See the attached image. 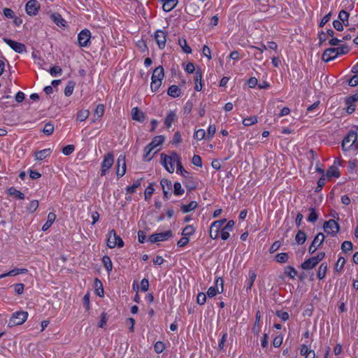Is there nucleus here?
I'll list each match as a JSON object with an SVG mask.
<instances>
[{"label": "nucleus", "instance_id": "f257e3e1", "mask_svg": "<svg viewBox=\"0 0 358 358\" xmlns=\"http://www.w3.org/2000/svg\"><path fill=\"white\" fill-rule=\"evenodd\" d=\"M180 157L176 152H172L170 155L161 154V161L164 169L170 173L175 171L174 164L179 162Z\"/></svg>", "mask_w": 358, "mask_h": 358}, {"label": "nucleus", "instance_id": "f03ea898", "mask_svg": "<svg viewBox=\"0 0 358 358\" xmlns=\"http://www.w3.org/2000/svg\"><path fill=\"white\" fill-rule=\"evenodd\" d=\"M348 52V48L347 46L330 48L324 50L322 58L324 62H329L336 58L338 55H345Z\"/></svg>", "mask_w": 358, "mask_h": 358}, {"label": "nucleus", "instance_id": "7ed1b4c3", "mask_svg": "<svg viewBox=\"0 0 358 358\" xmlns=\"http://www.w3.org/2000/svg\"><path fill=\"white\" fill-rule=\"evenodd\" d=\"M357 134L353 130H350L342 142V148L343 151L350 150H357L358 149Z\"/></svg>", "mask_w": 358, "mask_h": 358}, {"label": "nucleus", "instance_id": "20e7f679", "mask_svg": "<svg viewBox=\"0 0 358 358\" xmlns=\"http://www.w3.org/2000/svg\"><path fill=\"white\" fill-rule=\"evenodd\" d=\"M28 317V313L26 311H17L13 314L9 320L8 325L10 327L23 324Z\"/></svg>", "mask_w": 358, "mask_h": 358}, {"label": "nucleus", "instance_id": "39448f33", "mask_svg": "<svg viewBox=\"0 0 358 358\" xmlns=\"http://www.w3.org/2000/svg\"><path fill=\"white\" fill-rule=\"evenodd\" d=\"M114 163L113 155L110 152L107 153L101 162V176H103L107 171L111 168Z\"/></svg>", "mask_w": 358, "mask_h": 358}, {"label": "nucleus", "instance_id": "423d86ee", "mask_svg": "<svg viewBox=\"0 0 358 358\" xmlns=\"http://www.w3.org/2000/svg\"><path fill=\"white\" fill-rule=\"evenodd\" d=\"M91 32L85 29L82 30L78 35V41L80 47L86 48L90 45Z\"/></svg>", "mask_w": 358, "mask_h": 358}, {"label": "nucleus", "instance_id": "0eeeda50", "mask_svg": "<svg viewBox=\"0 0 358 358\" xmlns=\"http://www.w3.org/2000/svg\"><path fill=\"white\" fill-rule=\"evenodd\" d=\"M3 41L15 52L22 54L27 52L26 46L23 43L6 38H3Z\"/></svg>", "mask_w": 358, "mask_h": 358}, {"label": "nucleus", "instance_id": "6e6552de", "mask_svg": "<svg viewBox=\"0 0 358 358\" xmlns=\"http://www.w3.org/2000/svg\"><path fill=\"white\" fill-rule=\"evenodd\" d=\"M173 234L171 230H167L164 232L153 234L150 236L148 240L150 243H156L159 241H166L172 237Z\"/></svg>", "mask_w": 358, "mask_h": 358}, {"label": "nucleus", "instance_id": "1a4fd4ad", "mask_svg": "<svg viewBox=\"0 0 358 358\" xmlns=\"http://www.w3.org/2000/svg\"><path fill=\"white\" fill-rule=\"evenodd\" d=\"M324 229L326 233L335 236L340 229V226L334 220H329L324 223Z\"/></svg>", "mask_w": 358, "mask_h": 358}, {"label": "nucleus", "instance_id": "9d476101", "mask_svg": "<svg viewBox=\"0 0 358 358\" xmlns=\"http://www.w3.org/2000/svg\"><path fill=\"white\" fill-rule=\"evenodd\" d=\"M167 34L166 31L158 29L155 33V39L159 49L162 50L166 46Z\"/></svg>", "mask_w": 358, "mask_h": 358}, {"label": "nucleus", "instance_id": "9b49d317", "mask_svg": "<svg viewBox=\"0 0 358 358\" xmlns=\"http://www.w3.org/2000/svg\"><path fill=\"white\" fill-rule=\"evenodd\" d=\"M324 241V235L322 233H318L316 236L314 238L311 245L308 248V252L310 254H313L318 247H320Z\"/></svg>", "mask_w": 358, "mask_h": 358}, {"label": "nucleus", "instance_id": "f8f14e48", "mask_svg": "<svg viewBox=\"0 0 358 358\" xmlns=\"http://www.w3.org/2000/svg\"><path fill=\"white\" fill-rule=\"evenodd\" d=\"M40 8V3L36 0L29 1L25 6V10L29 15H36Z\"/></svg>", "mask_w": 358, "mask_h": 358}, {"label": "nucleus", "instance_id": "ddd939ff", "mask_svg": "<svg viewBox=\"0 0 358 358\" xmlns=\"http://www.w3.org/2000/svg\"><path fill=\"white\" fill-rule=\"evenodd\" d=\"M125 156L120 155L117 160V176L122 177L126 173Z\"/></svg>", "mask_w": 358, "mask_h": 358}, {"label": "nucleus", "instance_id": "4468645a", "mask_svg": "<svg viewBox=\"0 0 358 358\" xmlns=\"http://www.w3.org/2000/svg\"><path fill=\"white\" fill-rule=\"evenodd\" d=\"M160 185L162 186L163 194H164V199H169L171 196V190L172 189V182L171 180L163 178L160 181Z\"/></svg>", "mask_w": 358, "mask_h": 358}, {"label": "nucleus", "instance_id": "2eb2a0df", "mask_svg": "<svg viewBox=\"0 0 358 358\" xmlns=\"http://www.w3.org/2000/svg\"><path fill=\"white\" fill-rule=\"evenodd\" d=\"M182 183L189 191L195 189L199 185L197 178L193 177V176H186L185 180H182Z\"/></svg>", "mask_w": 358, "mask_h": 358}, {"label": "nucleus", "instance_id": "dca6fc26", "mask_svg": "<svg viewBox=\"0 0 358 358\" xmlns=\"http://www.w3.org/2000/svg\"><path fill=\"white\" fill-rule=\"evenodd\" d=\"M131 114L132 119L139 122H143L145 119V113L137 107L132 108Z\"/></svg>", "mask_w": 358, "mask_h": 358}, {"label": "nucleus", "instance_id": "f3484780", "mask_svg": "<svg viewBox=\"0 0 358 358\" xmlns=\"http://www.w3.org/2000/svg\"><path fill=\"white\" fill-rule=\"evenodd\" d=\"M118 236L115 230L112 229L108 232L107 238V245L110 248H114L116 247V241L118 239Z\"/></svg>", "mask_w": 358, "mask_h": 358}, {"label": "nucleus", "instance_id": "a211bd4d", "mask_svg": "<svg viewBox=\"0 0 358 358\" xmlns=\"http://www.w3.org/2000/svg\"><path fill=\"white\" fill-rule=\"evenodd\" d=\"M194 82H195V87L194 89L197 92H200L202 90L203 84H202V73L201 70H196L195 71V76H194Z\"/></svg>", "mask_w": 358, "mask_h": 358}, {"label": "nucleus", "instance_id": "6ab92c4d", "mask_svg": "<svg viewBox=\"0 0 358 358\" xmlns=\"http://www.w3.org/2000/svg\"><path fill=\"white\" fill-rule=\"evenodd\" d=\"M52 152L50 148L43 149L39 151H37L34 153L35 159L38 161H42L45 159L46 157H49Z\"/></svg>", "mask_w": 358, "mask_h": 358}, {"label": "nucleus", "instance_id": "aec40b11", "mask_svg": "<svg viewBox=\"0 0 358 358\" xmlns=\"http://www.w3.org/2000/svg\"><path fill=\"white\" fill-rule=\"evenodd\" d=\"M28 273V270L27 268H14L8 273H3L0 275V279H2L7 276H15L19 274H25Z\"/></svg>", "mask_w": 358, "mask_h": 358}, {"label": "nucleus", "instance_id": "412c9836", "mask_svg": "<svg viewBox=\"0 0 358 358\" xmlns=\"http://www.w3.org/2000/svg\"><path fill=\"white\" fill-rule=\"evenodd\" d=\"M300 354L304 358H315V353L314 350H310L306 344H303L300 349Z\"/></svg>", "mask_w": 358, "mask_h": 358}, {"label": "nucleus", "instance_id": "4be33fe9", "mask_svg": "<svg viewBox=\"0 0 358 358\" xmlns=\"http://www.w3.org/2000/svg\"><path fill=\"white\" fill-rule=\"evenodd\" d=\"M164 77V68L162 66H159L155 69L151 80L154 79L155 80L162 81Z\"/></svg>", "mask_w": 358, "mask_h": 358}, {"label": "nucleus", "instance_id": "5701e85b", "mask_svg": "<svg viewBox=\"0 0 358 358\" xmlns=\"http://www.w3.org/2000/svg\"><path fill=\"white\" fill-rule=\"evenodd\" d=\"M317 264L318 263L317 262V259H315V258L312 257L302 263L301 266L303 270H310Z\"/></svg>", "mask_w": 358, "mask_h": 358}, {"label": "nucleus", "instance_id": "b1692460", "mask_svg": "<svg viewBox=\"0 0 358 358\" xmlns=\"http://www.w3.org/2000/svg\"><path fill=\"white\" fill-rule=\"evenodd\" d=\"M167 94L171 97L177 98L180 96L181 95V90L179 88L178 86L176 85H171L168 90Z\"/></svg>", "mask_w": 358, "mask_h": 358}, {"label": "nucleus", "instance_id": "393cba45", "mask_svg": "<svg viewBox=\"0 0 358 358\" xmlns=\"http://www.w3.org/2000/svg\"><path fill=\"white\" fill-rule=\"evenodd\" d=\"M176 117L177 115L175 111L171 110L169 112L164 120V124L166 127L170 128L171 127L172 124L176 120Z\"/></svg>", "mask_w": 358, "mask_h": 358}, {"label": "nucleus", "instance_id": "a878e982", "mask_svg": "<svg viewBox=\"0 0 358 358\" xmlns=\"http://www.w3.org/2000/svg\"><path fill=\"white\" fill-rule=\"evenodd\" d=\"M51 20L59 27H66V21L63 19L61 15L58 13H53L50 15Z\"/></svg>", "mask_w": 358, "mask_h": 358}, {"label": "nucleus", "instance_id": "bb28decb", "mask_svg": "<svg viewBox=\"0 0 358 358\" xmlns=\"http://www.w3.org/2000/svg\"><path fill=\"white\" fill-rule=\"evenodd\" d=\"M163 3V9L166 12H169L172 10L178 4V0H166Z\"/></svg>", "mask_w": 358, "mask_h": 358}, {"label": "nucleus", "instance_id": "cd10ccee", "mask_svg": "<svg viewBox=\"0 0 358 358\" xmlns=\"http://www.w3.org/2000/svg\"><path fill=\"white\" fill-rule=\"evenodd\" d=\"M55 219L56 215L54 213H49L48 215V220L42 227V230L44 231L48 230L55 222Z\"/></svg>", "mask_w": 358, "mask_h": 358}, {"label": "nucleus", "instance_id": "c85d7f7f", "mask_svg": "<svg viewBox=\"0 0 358 358\" xmlns=\"http://www.w3.org/2000/svg\"><path fill=\"white\" fill-rule=\"evenodd\" d=\"M198 206L196 201H193L187 205H182L180 209L183 213H187L192 210H194Z\"/></svg>", "mask_w": 358, "mask_h": 358}, {"label": "nucleus", "instance_id": "c756f323", "mask_svg": "<svg viewBox=\"0 0 358 358\" xmlns=\"http://www.w3.org/2000/svg\"><path fill=\"white\" fill-rule=\"evenodd\" d=\"M164 140L165 138L163 136H155L152 140L151 143L148 144V145L155 150L157 146L162 145L164 143Z\"/></svg>", "mask_w": 358, "mask_h": 358}, {"label": "nucleus", "instance_id": "7c9ffc66", "mask_svg": "<svg viewBox=\"0 0 358 358\" xmlns=\"http://www.w3.org/2000/svg\"><path fill=\"white\" fill-rule=\"evenodd\" d=\"M256 277H257V275H256L255 272L254 271L250 270L249 271L250 279L248 280H247L245 282V286H246L247 290L251 289V288L253 286L254 282L256 279Z\"/></svg>", "mask_w": 358, "mask_h": 358}, {"label": "nucleus", "instance_id": "2f4dec72", "mask_svg": "<svg viewBox=\"0 0 358 358\" xmlns=\"http://www.w3.org/2000/svg\"><path fill=\"white\" fill-rule=\"evenodd\" d=\"M142 178L138 179L136 180L132 185L128 186L126 188L127 194H133L136 191V189L138 188L141 185Z\"/></svg>", "mask_w": 358, "mask_h": 358}, {"label": "nucleus", "instance_id": "473e14b6", "mask_svg": "<svg viewBox=\"0 0 358 358\" xmlns=\"http://www.w3.org/2000/svg\"><path fill=\"white\" fill-rule=\"evenodd\" d=\"M178 45L182 48V51L186 54L192 53L191 48L187 45V41L185 38H179L178 39Z\"/></svg>", "mask_w": 358, "mask_h": 358}, {"label": "nucleus", "instance_id": "72a5a7b5", "mask_svg": "<svg viewBox=\"0 0 358 358\" xmlns=\"http://www.w3.org/2000/svg\"><path fill=\"white\" fill-rule=\"evenodd\" d=\"M94 286L96 289V294L100 297L103 296L104 292L103 288L102 287V283L97 278H96L94 280Z\"/></svg>", "mask_w": 358, "mask_h": 358}, {"label": "nucleus", "instance_id": "f704fd0d", "mask_svg": "<svg viewBox=\"0 0 358 358\" xmlns=\"http://www.w3.org/2000/svg\"><path fill=\"white\" fill-rule=\"evenodd\" d=\"M307 238L306 233L303 231H299L295 236V241L299 245H302L305 243Z\"/></svg>", "mask_w": 358, "mask_h": 358}, {"label": "nucleus", "instance_id": "c9c22d12", "mask_svg": "<svg viewBox=\"0 0 358 358\" xmlns=\"http://www.w3.org/2000/svg\"><path fill=\"white\" fill-rule=\"evenodd\" d=\"M327 270V264L326 263H322L320 266L318 271H317V276L320 280H322L325 277Z\"/></svg>", "mask_w": 358, "mask_h": 358}, {"label": "nucleus", "instance_id": "e433bc0d", "mask_svg": "<svg viewBox=\"0 0 358 358\" xmlns=\"http://www.w3.org/2000/svg\"><path fill=\"white\" fill-rule=\"evenodd\" d=\"M102 262L107 271L110 273L113 269V263L110 258L107 255H104L102 258Z\"/></svg>", "mask_w": 358, "mask_h": 358}, {"label": "nucleus", "instance_id": "4c0bfd02", "mask_svg": "<svg viewBox=\"0 0 358 358\" xmlns=\"http://www.w3.org/2000/svg\"><path fill=\"white\" fill-rule=\"evenodd\" d=\"M308 210L310 211V214L307 217V221L311 223L315 222L318 219V215L316 213L314 208H309Z\"/></svg>", "mask_w": 358, "mask_h": 358}, {"label": "nucleus", "instance_id": "58836bf2", "mask_svg": "<svg viewBox=\"0 0 358 358\" xmlns=\"http://www.w3.org/2000/svg\"><path fill=\"white\" fill-rule=\"evenodd\" d=\"M90 111L88 110H80L77 113V120L83 122L89 117Z\"/></svg>", "mask_w": 358, "mask_h": 358}, {"label": "nucleus", "instance_id": "ea45409f", "mask_svg": "<svg viewBox=\"0 0 358 358\" xmlns=\"http://www.w3.org/2000/svg\"><path fill=\"white\" fill-rule=\"evenodd\" d=\"M8 194L21 200L24 199V194L14 187H10L8 189Z\"/></svg>", "mask_w": 358, "mask_h": 358}, {"label": "nucleus", "instance_id": "a19ab883", "mask_svg": "<svg viewBox=\"0 0 358 358\" xmlns=\"http://www.w3.org/2000/svg\"><path fill=\"white\" fill-rule=\"evenodd\" d=\"M185 192L184 189L182 187L180 182H176L173 185V194L176 196H181Z\"/></svg>", "mask_w": 358, "mask_h": 358}, {"label": "nucleus", "instance_id": "79ce46f5", "mask_svg": "<svg viewBox=\"0 0 358 358\" xmlns=\"http://www.w3.org/2000/svg\"><path fill=\"white\" fill-rule=\"evenodd\" d=\"M154 150L152 148L150 147L148 145L144 149V160L145 161H150L153 158V155H152V152Z\"/></svg>", "mask_w": 358, "mask_h": 358}, {"label": "nucleus", "instance_id": "37998d69", "mask_svg": "<svg viewBox=\"0 0 358 358\" xmlns=\"http://www.w3.org/2000/svg\"><path fill=\"white\" fill-rule=\"evenodd\" d=\"M327 176L329 178H331V177L338 178L340 176L339 170L338 169V168H336L335 166H331L327 170Z\"/></svg>", "mask_w": 358, "mask_h": 358}, {"label": "nucleus", "instance_id": "c03bdc74", "mask_svg": "<svg viewBox=\"0 0 358 358\" xmlns=\"http://www.w3.org/2000/svg\"><path fill=\"white\" fill-rule=\"evenodd\" d=\"M275 259L279 263H286L289 259V255L286 252H282L276 255Z\"/></svg>", "mask_w": 358, "mask_h": 358}, {"label": "nucleus", "instance_id": "a18cd8bd", "mask_svg": "<svg viewBox=\"0 0 358 358\" xmlns=\"http://www.w3.org/2000/svg\"><path fill=\"white\" fill-rule=\"evenodd\" d=\"M285 273L287 276L292 279H294L297 274L296 270L291 266H288L285 268Z\"/></svg>", "mask_w": 358, "mask_h": 358}, {"label": "nucleus", "instance_id": "49530a36", "mask_svg": "<svg viewBox=\"0 0 358 358\" xmlns=\"http://www.w3.org/2000/svg\"><path fill=\"white\" fill-rule=\"evenodd\" d=\"M74 85H75V84L73 81L68 82V84L66 85V86L64 89V94L66 96H69L73 94Z\"/></svg>", "mask_w": 358, "mask_h": 358}, {"label": "nucleus", "instance_id": "de8ad7c7", "mask_svg": "<svg viewBox=\"0 0 358 358\" xmlns=\"http://www.w3.org/2000/svg\"><path fill=\"white\" fill-rule=\"evenodd\" d=\"M38 207V201L32 200L30 201L29 206L27 207V210L29 213H32L36 210Z\"/></svg>", "mask_w": 358, "mask_h": 358}, {"label": "nucleus", "instance_id": "09e8293b", "mask_svg": "<svg viewBox=\"0 0 358 358\" xmlns=\"http://www.w3.org/2000/svg\"><path fill=\"white\" fill-rule=\"evenodd\" d=\"M166 348L165 344L162 341H157L154 345V350L156 353H162Z\"/></svg>", "mask_w": 358, "mask_h": 358}, {"label": "nucleus", "instance_id": "8fccbe9b", "mask_svg": "<svg viewBox=\"0 0 358 358\" xmlns=\"http://www.w3.org/2000/svg\"><path fill=\"white\" fill-rule=\"evenodd\" d=\"M195 232V229L192 225H187L182 231V235L184 236H189Z\"/></svg>", "mask_w": 358, "mask_h": 358}, {"label": "nucleus", "instance_id": "3c124183", "mask_svg": "<svg viewBox=\"0 0 358 358\" xmlns=\"http://www.w3.org/2000/svg\"><path fill=\"white\" fill-rule=\"evenodd\" d=\"M251 48H252V49H256V50H259V57H258L257 55H255V58H256V59H259V60H262V58H263V57H262V53H263V52H264V50H266L267 49V47H266V45H264V44L262 43V44H261V45H260L259 47H256V46H253V45H252V46H251Z\"/></svg>", "mask_w": 358, "mask_h": 358}, {"label": "nucleus", "instance_id": "603ef678", "mask_svg": "<svg viewBox=\"0 0 358 358\" xmlns=\"http://www.w3.org/2000/svg\"><path fill=\"white\" fill-rule=\"evenodd\" d=\"M257 122V119L255 116L248 117L244 118L243 120V124L245 126H251V125L256 124Z\"/></svg>", "mask_w": 358, "mask_h": 358}, {"label": "nucleus", "instance_id": "864d4df0", "mask_svg": "<svg viewBox=\"0 0 358 358\" xmlns=\"http://www.w3.org/2000/svg\"><path fill=\"white\" fill-rule=\"evenodd\" d=\"M53 131H54V125L50 122L46 123L43 127V132L45 134L50 136L53 133Z\"/></svg>", "mask_w": 358, "mask_h": 358}, {"label": "nucleus", "instance_id": "5fc2aeb1", "mask_svg": "<svg viewBox=\"0 0 358 358\" xmlns=\"http://www.w3.org/2000/svg\"><path fill=\"white\" fill-rule=\"evenodd\" d=\"M206 137V131L203 129L196 130L194 134V138L197 141H201Z\"/></svg>", "mask_w": 358, "mask_h": 358}, {"label": "nucleus", "instance_id": "6e6d98bb", "mask_svg": "<svg viewBox=\"0 0 358 358\" xmlns=\"http://www.w3.org/2000/svg\"><path fill=\"white\" fill-rule=\"evenodd\" d=\"M221 290L220 291L218 289V287H216L215 286H212L208 288L207 291V295L208 297L212 298L215 296L217 293H221Z\"/></svg>", "mask_w": 358, "mask_h": 358}, {"label": "nucleus", "instance_id": "4d7b16f0", "mask_svg": "<svg viewBox=\"0 0 358 358\" xmlns=\"http://www.w3.org/2000/svg\"><path fill=\"white\" fill-rule=\"evenodd\" d=\"M350 14L347 11L342 10L338 13V20L341 22H345L349 19Z\"/></svg>", "mask_w": 358, "mask_h": 358}, {"label": "nucleus", "instance_id": "13d9d810", "mask_svg": "<svg viewBox=\"0 0 358 358\" xmlns=\"http://www.w3.org/2000/svg\"><path fill=\"white\" fill-rule=\"evenodd\" d=\"M345 264V258L343 257H339L338 261H337V262H336V264L335 270L336 271L340 272L343 269V267Z\"/></svg>", "mask_w": 358, "mask_h": 358}, {"label": "nucleus", "instance_id": "bf43d9fd", "mask_svg": "<svg viewBox=\"0 0 358 358\" xmlns=\"http://www.w3.org/2000/svg\"><path fill=\"white\" fill-rule=\"evenodd\" d=\"M341 250L344 252L351 251L352 250V243L350 241H344L341 245Z\"/></svg>", "mask_w": 358, "mask_h": 358}, {"label": "nucleus", "instance_id": "052dcab7", "mask_svg": "<svg viewBox=\"0 0 358 358\" xmlns=\"http://www.w3.org/2000/svg\"><path fill=\"white\" fill-rule=\"evenodd\" d=\"M276 315L279 317L282 321L285 322L289 320V315L287 312L278 310L276 311Z\"/></svg>", "mask_w": 358, "mask_h": 358}, {"label": "nucleus", "instance_id": "680f3d73", "mask_svg": "<svg viewBox=\"0 0 358 358\" xmlns=\"http://www.w3.org/2000/svg\"><path fill=\"white\" fill-rule=\"evenodd\" d=\"M162 81L152 80L150 84L151 90L154 92H157L162 85Z\"/></svg>", "mask_w": 358, "mask_h": 358}, {"label": "nucleus", "instance_id": "e2e57ef3", "mask_svg": "<svg viewBox=\"0 0 358 358\" xmlns=\"http://www.w3.org/2000/svg\"><path fill=\"white\" fill-rule=\"evenodd\" d=\"M104 113V106L103 104H99L96 106V109L94 110V115H96L97 117H101Z\"/></svg>", "mask_w": 358, "mask_h": 358}, {"label": "nucleus", "instance_id": "0e129e2a", "mask_svg": "<svg viewBox=\"0 0 358 358\" xmlns=\"http://www.w3.org/2000/svg\"><path fill=\"white\" fill-rule=\"evenodd\" d=\"M50 73L52 76H57L58 75H61L62 73V69L57 66H55L50 68L49 71Z\"/></svg>", "mask_w": 358, "mask_h": 358}, {"label": "nucleus", "instance_id": "69168bd1", "mask_svg": "<svg viewBox=\"0 0 358 358\" xmlns=\"http://www.w3.org/2000/svg\"><path fill=\"white\" fill-rule=\"evenodd\" d=\"M75 150V147L73 145H68L62 149V153L64 155H71Z\"/></svg>", "mask_w": 358, "mask_h": 358}, {"label": "nucleus", "instance_id": "338daca9", "mask_svg": "<svg viewBox=\"0 0 358 358\" xmlns=\"http://www.w3.org/2000/svg\"><path fill=\"white\" fill-rule=\"evenodd\" d=\"M192 162L194 165L198 167L202 166V160L199 155H194L192 157Z\"/></svg>", "mask_w": 358, "mask_h": 358}, {"label": "nucleus", "instance_id": "774afa93", "mask_svg": "<svg viewBox=\"0 0 358 358\" xmlns=\"http://www.w3.org/2000/svg\"><path fill=\"white\" fill-rule=\"evenodd\" d=\"M196 301L199 305H203L206 301V295L203 292L198 294Z\"/></svg>", "mask_w": 358, "mask_h": 358}]
</instances>
